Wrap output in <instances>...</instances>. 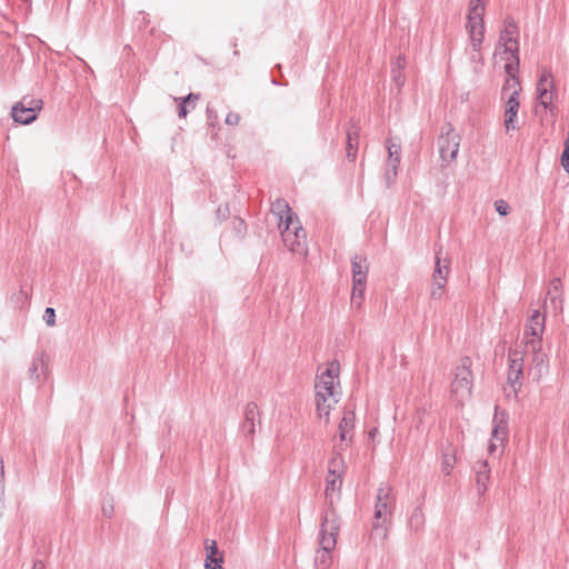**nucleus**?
Segmentation results:
<instances>
[{
    "instance_id": "1",
    "label": "nucleus",
    "mask_w": 569,
    "mask_h": 569,
    "mask_svg": "<svg viewBox=\"0 0 569 569\" xmlns=\"http://www.w3.org/2000/svg\"><path fill=\"white\" fill-rule=\"evenodd\" d=\"M341 367L337 360L329 361L318 368L315 379L313 405L316 417L328 425L331 412L336 409L340 395Z\"/></svg>"
},
{
    "instance_id": "2",
    "label": "nucleus",
    "mask_w": 569,
    "mask_h": 569,
    "mask_svg": "<svg viewBox=\"0 0 569 569\" xmlns=\"http://www.w3.org/2000/svg\"><path fill=\"white\" fill-rule=\"evenodd\" d=\"M271 213L277 220L284 246L292 252L306 253V232L288 202L277 199L271 204Z\"/></svg>"
},
{
    "instance_id": "3",
    "label": "nucleus",
    "mask_w": 569,
    "mask_h": 569,
    "mask_svg": "<svg viewBox=\"0 0 569 569\" xmlns=\"http://www.w3.org/2000/svg\"><path fill=\"white\" fill-rule=\"evenodd\" d=\"M522 88L515 74H509L505 81L501 92L503 101V126L507 132L517 129V114L520 107V94Z\"/></svg>"
},
{
    "instance_id": "4",
    "label": "nucleus",
    "mask_w": 569,
    "mask_h": 569,
    "mask_svg": "<svg viewBox=\"0 0 569 569\" xmlns=\"http://www.w3.org/2000/svg\"><path fill=\"white\" fill-rule=\"evenodd\" d=\"M471 366L472 361L469 357L462 358L455 369V377L450 385V396L460 406H463L472 395Z\"/></svg>"
},
{
    "instance_id": "5",
    "label": "nucleus",
    "mask_w": 569,
    "mask_h": 569,
    "mask_svg": "<svg viewBox=\"0 0 569 569\" xmlns=\"http://www.w3.org/2000/svg\"><path fill=\"white\" fill-rule=\"evenodd\" d=\"M486 11L485 0H470L466 29L469 34L472 51L480 56L482 42L485 39V21Z\"/></svg>"
},
{
    "instance_id": "6",
    "label": "nucleus",
    "mask_w": 569,
    "mask_h": 569,
    "mask_svg": "<svg viewBox=\"0 0 569 569\" xmlns=\"http://www.w3.org/2000/svg\"><path fill=\"white\" fill-rule=\"evenodd\" d=\"M395 501L396 496L391 487L382 486L378 489L373 516L375 528L386 529L390 525Z\"/></svg>"
},
{
    "instance_id": "7",
    "label": "nucleus",
    "mask_w": 569,
    "mask_h": 569,
    "mask_svg": "<svg viewBox=\"0 0 569 569\" xmlns=\"http://www.w3.org/2000/svg\"><path fill=\"white\" fill-rule=\"evenodd\" d=\"M516 27L510 26L505 29V31L500 36L501 48L496 50L495 57L498 59L506 61L505 69L509 74H513L515 66L517 64V52H518V42L516 40Z\"/></svg>"
},
{
    "instance_id": "8",
    "label": "nucleus",
    "mask_w": 569,
    "mask_h": 569,
    "mask_svg": "<svg viewBox=\"0 0 569 569\" xmlns=\"http://www.w3.org/2000/svg\"><path fill=\"white\" fill-rule=\"evenodd\" d=\"M343 460L340 456L333 457L328 465L326 478V498L332 503L339 499L342 487Z\"/></svg>"
},
{
    "instance_id": "9",
    "label": "nucleus",
    "mask_w": 569,
    "mask_h": 569,
    "mask_svg": "<svg viewBox=\"0 0 569 569\" xmlns=\"http://www.w3.org/2000/svg\"><path fill=\"white\" fill-rule=\"evenodd\" d=\"M42 108L43 101L41 99H30L29 101L23 99L12 107L11 116L18 123L29 124L37 119Z\"/></svg>"
},
{
    "instance_id": "10",
    "label": "nucleus",
    "mask_w": 569,
    "mask_h": 569,
    "mask_svg": "<svg viewBox=\"0 0 569 569\" xmlns=\"http://www.w3.org/2000/svg\"><path fill=\"white\" fill-rule=\"evenodd\" d=\"M340 523L335 510H329L320 529V546L327 550H333L337 543Z\"/></svg>"
},
{
    "instance_id": "11",
    "label": "nucleus",
    "mask_w": 569,
    "mask_h": 569,
    "mask_svg": "<svg viewBox=\"0 0 569 569\" xmlns=\"http://www.w3.org/2000/svg\"><path fill=\"white\" fill-rule=\"evenodd\" d=\"M545 321V316L539 310H535L529 317L525 330L526 348H539L542 345Z\"/></svg>"
},
{
    "instance_id": "12",
    "label": "nucleus",
    "mask_w": 569,
    "mask_h": 569,
    "mask_svg": "<svg viewBox=\"0 0 569 569\" xmlns=\"http://www.w3.org/2000/svg\"><path fill=\"white\" fill-rule=\"evenodd\" d=\"M460 134L452 128H449L440 138V154L445 161H455L460 146Z\"/></svg>"
},
{
    "instance_id": "13",
    "label": "nucleus",
    "mask_w": 569,
    "mask_h": 569,
    "mask_svg": "<svg viewBox=\"0 0 569 569\" xmlns=\"http://www.w3.org/2000/svg\"><path fill=\"white\" fill-rule=\"evenodd\" d=\"M527 352L532 353L531 362L528 368V375L535 381H539L549 368V360L546 352L542 350V345L539 348H527Z\"/></svg>"
},
{
    "instance_id": "14",
    "label": "nucleus",
    "mask_w": 569,
    "mask_h": 569,
    "mask_svg": "<svg viewBox=\"0 0 569 569\" xmlns=\"http://www.w3.org/2000/svg\"><path fill=\"white\" fill-rule=\"evenodd\" d=\"M555 84L549 71H543L537 84V96L543 108H549L555 99Z\"/></svg>"
},
{
    "instance_id": "15",
    "label": "nucleus",
    "mask_w": 569,
    "mask_h": 569,
    "mask_svg": "<svg viewBox=\"0 0 569 569\" xmlns=\"http://www.w3.org/2000/svg\"><path fill=\"white\" fill-rule=\"evenodd\" d=\"M449 273H450L449 263L446 262L445 264H441L440 259L437 258L435 271L432 274L431 292H430L432 298L441 297L442 291L447 284Z\"/></svg>"
},
{
    "instance_id": "16",
    "label": "nucleus",
    "mask_w": 569,
    "mask_h": 569,
    "mask_svg": "<svg viewBox=\"0 0 569 569\" xmlns=\"http://www.w3.org/2000/svg\"><path fill=\"white\" fill-rule=\"evenodd\" d=\"M352 282L367 281L369 263L365 256L357 254L352 259Z\"/></svg>"
},
{
    "instance_id": "17",
    "label": "nucleus",
    "mask_w": 569,
    "mask_h": 569,
    "mask_svg": "<svg viewBox=\"0 0 569 569\" xmlns=\"http://www.w3.org/2000/svg\"><path fill=\"white\" fill-rule=\"evenodd\" d=\"M507 431L500 423L496 425L491 431V438L489 440L488 452L495 453L498 448H501L505 443Z\"/></svg>"
},
{
    "instance_id": "18",
    "label": "nucleus",
    "mask_w": 569,
    "mask_h": 569,
    "mask_svg": "<svg viewBox=\"0 0 569 569\" xmlns=\"http://www.w3.org/2000/svg\"><path fill=\"white\" fill-rule=\"evenodd\" d=\"M355 415L353 412H347L342 417L339 423V437L342 441L350 440L352 437Z\"/></svg>"
},
{
    "instance_id": "19",
    "label": "nucleus",
    "mask_w": 569,
    "mask_h": 569,
    "mask_svg": "<svg viewBox=\"0 0 569 569\" xmlns=\"http://www.w3.org/2000/svg\"><path fill=\"white\" fill-rule=\"evenodd\" d=\"M333 562L332 550H327L320 546L316 552L315 563L319 569H329Z\"/></svg>"
},
{
    "instance_id": "20",
    "label": "nucleus",
    "mask_w": 569,
    "mask_h": 569,
    "mask_svg": "<svg viewBox=\"0 0 569 569\" xmlns=\"http://www.w3.org/2000/svg\"><path fill=\"white\" fill-rule=\"evenodd\" d=\"M489 477H490V469L488 467V463L483 462L481 465L480 469L477 471V478H476L478 491L480 493H483L486 491Z\"/></svg>"
},
{
    "instance_id": "21",
    "label": "nucleus",
    "mask_w": 569,
    "mask_h": 569,
    "mask_svg": "<svg viewBox=\"0 0 569 569\" xmlns=\"http://www.w3.org/2000/svg\"><path fill=\"white\" fill-rule=\"evenodd\" d=\"M367 281L352 282L351 301L360 307L363 300Z\"/></svg>"
},
{
    "instance_id": "22",
    "label": "nucleus",
    "mask_w": 569,
    "mask_h": 569,
    "mask_svg": "<svg viewBox=\"0 0 569 569\" xmlns=\"http://www.w3.org/2000/svg\"><path fill=\"white\" fill-rule=\"evenodd\" d=\"M206 550H207V559L204 563L206 569H211V561L214 560V557L219 556L218 547L216 541H208L206 543Z\"/></svg>"
},
{
    "instance_id": "23",
    "label": "nucleus",
    "mask_w": 569,
    "mask_h": 569,
    "mask_svg": "<svg viewBox=\"0 0 569 569\" xmlns=\"http://www.w3.org/2000/svg\"><path fill=\"white\" fill-rule=\"evenodd\" d=\"M357 136L352 137L351 133L348 134V148H347V157L352 161L357 156Z\"/></svg>"
},
{
    "instance_id": "24",
    "label": "nucleus",
    "mask_w": 569,
    "mask_h": 569,
    "mask_svg": "<svg viewBox=\"0 0 569 569\" xmlns=\"http://www.w3.org/2000/svg\"><path fill=\"white\" fill-rule=\"evenodd\" d=\"M561 166L569 173V132L565 141V149L561 154Z\"/></svg>"
},
{
    "instance_id": "25",
    "label": "nucleus",
    "mask_w": 569,
    "mask_h": 569,
    "mask_svg": "<svg viewBox=\"0 0 569 569\" xmlns=\"http://www.w3.org/2000/svg\"><path fill=\"white\" fill-rule=\"evenodd\" d=\"M43 319L49 327H53L56 325V312L53 308L48 307L44 311Z\"/></svg>"
},
{
    "instance_id": "26",
    "label": "nucleus",
    "mask_w": 569,
    "mask_h": 569,
    "mask_svg": "<svg viewBox=\"0 0 569 569\" xmlns=\"http://www.w3.org/2000/svg\"><path fill=\"white\" fill-rule=\"evenodd\" d=\"M496 210L501 216H507L509 212V204L505 200H497L495 202Z\"/></svg>"
},
{
    "instance_id": "27",
    "label": "nucleus",
    "mask_w": 569,
    "mask_h": 569,
    "mask_svg": "<svg viewBox=\"0 0 569 569\" xmlns=\"http://www.w3.org/2000/svg\"><path fill=\"white\" fill-rule=\"evenodd\" d=\"M510 369L516 373V378H518V376L521 373L522 371V363H521V359L518 360V359H512L510 361Z\"/></svg>"
},
{
    "instance_id": "28",
    "label": "nucleus",
    "mask_w": 569,
    "mask_h": 569,
    "mask_svg": "<svg viewBox=\"0 0 569 569\" xmlns=\"http://www.w3.org/2000/svg\"><path fill=\"white\" fill-rule=\"evenodd\" d=\"M240 122V116L237 112H229L226 117V123L237 126Z\"/></svg>"
},
{
    "instance_id": "29",
    "label": "nucleus",
    "mask_w": 569,
    "mask_h": 569,
    "mask_svg": "<svg viewBox=\"0 0 569 569\" xmlns=\"http://www.w3.org/2000/svg\"><path fill=\"white\" fill-rule=\"evenodd\" d=\"M456 458L453 456H446L443 460V469L446 473H449L450 470L453 468Z\"/></svg>"
},
{
    "instance_id": "30",
    "label": "nucleus",
    "mask_w": 569,
    "mask_h": 569,
    "mask_svg": "<svg viewBox=\"0 0 569 569\" xmlns=\"http://www.w3.org/2000/svg\"><path fill=\"white\" fill-rule=\"evenodd\" d=\"M222 563H223L222 556H217V557H214V560L211 561V569H223Z\"/></svg>"
},
{
    "instance_id": "31",
    "label": "nucleus",
    "mask_w": 569,
    "mask_h": 569,
    "mask_svg": "<svg viewBox=\"0 0 569 569\" xmlns=\"http://www.w3.org/2000/svg\"><path fill=\"white\" fill-rule=\"evenodd\" d=\"M416 520L417 522V527L421 526L422 522H423V515L421 513V511H417L412 518H411V522Z\"/></svg>"
},
{
    "instance_id": "32",
    "label": "nucleus",
    "mask_w": 569,
    "mask_h": 569,
    "mask_svg": "<svg viewBox=\"0 0 569 569\" xmlns=\"http://www.w3.org/2000/svg\"><path fill=\"white\" fill-rule=\"evenodd\" d=\"M197 99H198V97H197V96L189 94V96L183 100V103H184L186 106H193Z\"/></svg>"
},
{
    "instance_id": "33",
    "label": "nucleus",
    "mask_w": 569,
    "mask_h": 569,
    "mask_svg": "<svg viewBox=\"0 0 569 569\" xmlns=\"http://www.w3.org/2000/svg\"><path fill=\"white\" fill-rule=\"evenodd\" d=\"M552 284H553V288H555L556 290H559V289L561 288V286H562V284H561V281H560L559 279H555V280L552 281Z\"/></svg>"
},
{
    "instance_id": "34",
    "label": "nucleus",
    "mask_w": 569,
    "mask_h": 569,
    "mask_svg": "<svg viewBox=\"0 0 569 569\" xmlns=\"http://www.w3.org/2000/svg\"><path fill=\"white\" fill-rule=\"evenodd\" d=\"M379 430L378 428H372L370 431H369V437L371 439H373L377 435H378Z\"/></svg>"
},
{
    "instance_id": "35",
    "label": "nucleus",
    "mask_w": 569,
    "mask_h": 569,
    "mask_svg": "<svg viewBox=\"0 0 569 569\" xmlns=\"http://www.w3.org/2000/svg\"><path fill=\"white\" fill-rule=\"evenodd\" d=\"M187 106L184 103L181 104L180 107V116L181 117H184L187 114Z\"/></svg>"
},
{
    "instance_id": "36",
    "label": "nucleus",
    "mask_w": 569,
    "mask_h": 569,
    "mask_svg": "<svg viewBox=\"0 0 569 569\" xmlns=\"http://www.w3.org/2000/svg\"><path fill=\"white\" fill-rule=\"evenodd\" d=\"M33 569H43V563L41 561H36L33 565Z\"/></svg>"
},
{
    "instance_id": "37",
    "label": "nucleus",
    "mask_w": 569,
    "mask_h": 569,
    "mask_svg": "<svg viewBox=\"0 0 569 569\" xmlns=\"http://www.w3.org/2000/svg\"><path fill=\"white\" fill-rule=\"evenodd\" d=\"M254 410H256V406H252L251 408H248V412L247 415H253L254 413Z\"/></svg>"
},
{
    "instance_id": "38",
    "label": "nucleus",
    "mask_w": 569,
    "mask_h": 569,
    "mask_svg": "<svg viewBox=\"0 0 569 569\" xmlns=\"http://www.w3.org/2000/svg\"><path fill=\"white\" fill-rule=\"evenodd\" d=\"M3 476V462H2V459L0 458V478Z\"/></svg>"
},
{
    "instance_id": "39",
    "label": "nucleus",
    "mask_w": 569,
    "mask_h": 569,
    "mask_svg": "<svg viewBox=\"0 0 569 569\" xmlns=\"http://www.w3.org/2000/svg\"><path fill=\"white\" fill-rule=\"evenodd\" d=\"M388 150H389V154H390V157H392V156H393V152H395V153H398V150H396V149H391V147H389V148H388Z\"/></svg>"
},
{
    "instance_id": "40",
    "label": "nucleus",
    "mask_w": 569,
    "mask_h": 569,
    "mask_svg": "<svg viewBox=\"0 0 569 569\" xmlns=\"http://www.w3.org/2000/svg\"><path fill=\"white\" fill-rule=\"evenodd\" d=\"M388 150H389V154H390V157H392V156H393V152H395V153H398V150H396V149H391V147H389V148H388Z\"/></svg>"
},
{
    "instance_id": "41",
    "label": "nucleus",
    "mask_w": 569,
    "mask_h": 569,
    "mask_svg": "<svg viewBox=\"0 0 569 569\" xmlns=\"http://www.w3.org/2000/svg\"><path fill=\"white\" fill-rule=\"evenodd\" d=\"M388 150H389V154H390V157H392V156H393V152H395V153H398V150H396V149H391V147H389V148H388Z\"/></svg>"
}]
</instances>
